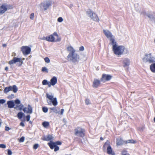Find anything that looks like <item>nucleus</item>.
I'll use <instances>...</instances> for the list:
<instances>
[{
  "instance_id": "obj_36",
  "label": "nucleus",
  "mask_w": 155,
  "mask_h": 155,
  "mask_svg": "<svg viewBox=\"0 0 155 155\" xmlns=\"http://www.w3.org/2000/svg\"><path fill=\"white\" fill-rule=\"evenodd\" d=\"M42 110L43 112L44 113H47L48 111V108L46 107H42Z\"/></svg>"
},
{
  "instance_id": "obj_47",
  "label": "nucleus",
  "mask_w": 155,
  "mask_h": 155,
  "mask_svg": "<svg viewBox=\"0 0 155 155\" xmlns=\"http://www.w3.org/2000/svg\"><path fill=\"white\" fill-rule=\"evenodd\" d=\"M6 100L5 99H0V104H3L5 102Z\"/></svg>"
},
{
  "instance_id": "obj_58",
  "label": "nucleus",
  "mask_w": 155,
  "mask_h": 155,
  "mask_svg": "<svg viewBox=\"0 0 155 155\" xmlns=\"http://www.w3.org/2000/svg\"><path fill=\"white\" fill-rule=\"evenodd\" d=\"M64 109H62L61 110L60 114L61 115H62L63 114V112H64Z\"/></svg>"
},
{
  "instance_id": "obj_8",
  "label": "nucleus",
  "mask_w": 155,
  "mask_h": 155,
  "mask_svg": "<svg viewBox=\"0 0 155 155\" xmlns=\"http://www.w3.org/2000/svg\"><path fill=\"white\" fill-rule=\"evenodd\" d=\"M112 76L110 75L103 74L101 79V81L103 82H105V81H108L110 80Z\"/></svg>"
},
{
  "instance_id": "obj_50",
  "label": "nucleus",
  "mask_w": 155,
  "mask_h": 155,
  "mask_svg": "<svg viewBox=\"0 0 155 155\" xmlns=\"http://www.w3.org/2000/svg\"><path fill=\"white\" fill-rule=\"evenodd\" d=\"M6 147V145L4 144H0V147L5 148Z\"/></svg>"
},
{
  "instance_id": "obj_29",
  "label": "nucleus",
  "mask_w": 155,
  "mask_h": 155,
  "mask_svg": "<svg viewBox=\"0 0 155 155\" xmlns=\"http://www.w3.org/2000/svg\"><path fill=\"white\" fill-rule=\"evenodd\" d=\"M124 143V141L120 139L117 140V144L118 146L122 145Z\"/></svg>"
},
{
  "instance_id": "obj_31",
  "label": "nucleus",
  "mask_w": 155,
  "mask_h": 155,
  "mask_svg": "<svg viewBox=\"0 0 155 155\" xmlns=\"http://www.w3.org/2000/svg\"><path fill=\"white\" fill-rule=\"evenodd\" d=\"M109 143L110 142H109V141L108 140H107V142H106L104 144L103 147V148H107V147H108L109 146H110Z\"/></svg>"
},
{
  "instance_id": "obj_59",
  "label": "nucleus",
  "mask_w": 155,
  "mask_h": 155,
  "mask_svg": "<svg viewBox=\"0 0 155 155\" xmlns=\"http://www.w3.org/2000/svg\"><path fill=\"white\" fill-rule=\"evenodd\" d=\"M20 125L23 127H24L25 126V124H24V123L23 122H21L20 123Z\"/></svg>"
},
{
  "instance_id": "obj_63",
  "label": "nucleus",
  "mask_w": 155,
  "mask_h": 155,
  "mask_svg": "<svg viewBox=\"0 0 155 155\" xmlns=\"http://www.w3.org/2000/svg\"><path fill=\"white\" fill-rule=\"evenodd\" d=\"M6 46H7V45L6 44H3L2 45V46L3 47H6Z\"/></svg>"
},
{
  "instance_id": "obj_9",
  "label": "nucleus",
  "mask_w": 155,
  "mask_h": 155,
  "mask_svg": "<svg viewBox=\"0 0 155 155\" xmlns=\"http://www.w3.org/2000/svg\"><path fill=\"white\" fill-rule=\"evenodd\" d=\"M23 110L25 113L31 114L32 113V108L30 104H28V108H24Z\"/></svg>"
},
{
  "instance_id": "obj_28",
  "label": "nucleus",
  "mask_w": 155,
  "mask_h": 155,
  "mask_svg": "<svg viewBox=\"0 0 155 155\" xmlns=\"http://www.w3.org/2000/svg\"><path fill=\"white\" fill-rule=\"evenodd\" d=\"M24 115V114L21 112L18 113L17 114V117L18 119H21Z\"/></svg>"
},
{
  "instance_id": "obj_14",
  "label": "nucleus",
  "mask_w": 155,
  "mask_h": 155,
  "mask_svg": "<svg viewBox=\"0 0 155 155\" xmlns=\"http://www.w3.org/2000/svg\"><path fill=\"white\" fill-rule=\"evenodd\" d=\"M151 54H146L145 55L143 59V60L144 62H149V60H150V58Z\"/></svg>"
},
{
  "instance_id": "obj_23",
  "label": "nucleus",
  "mask_w": 155,
  "mask_h": 155,
  "mask_svg": "<svg viewBox=\"0 0 155 155\" xmlns=\"http://www.w3.org/2000/svg\"><path fill=\"white\" fill-rule=\"evenodd\" d=\"M110 40L111 41V45L113 46V48H114V45L117 46V42L115 41L114 37L110 38Z\"/></svg>"
},
{
  "instance_id": "obj_45",
  "label": "nucleus",
  "mask_w": 155,
  "mask_h": 155,
  "mask_svg": "<svg viewBox=\"0 0 155 155\" xmlns=\"http://www.w3.org/2000/svg\"><path fill=\"white\" fill-rule=\"evenodd\" d=\"M59 147L57 146H56L54 147V151L56 152L59 150Z\"/></svg>"
},
{
  "instance_id": "obj_27",
  "label": "nucleus",
  "mask_w": 155,
  "mask_h": 155,
  "mask_svg": "<svg viewBox=\"0 0 155 155\" xmlns=\"http://www.w3.org/2000/svg\"><path fill=\"white\" fill-rule=\"evenodd\" d=\"M49 109L50 110H52L53 112L55 114H57L59 113L58 112V111L57 109V107H50L49 108Z\"/></svg>"
},
{
  "instance_id": "obj_15",
  "label": "nucleus",
  "mask_w": 155,
  "mask_h": 155,
  "mask_svg": "<svg viewBox=\"0 0 155 155\" xmlns=\"http://www.w3.org/2000/svg\"><path fill=\"white\" fill-rule=\"evenodd\" d=\"M7 104L8 105V107L10 108H13L15 106L14 102L13 101H8Z\"/></svg>"
},
{
  "instance_id": "obj_49",
  "label": "nucleus",
  "mask_w": 155,
  "mask_h": 155,
  "mask_svg": "<svg viewBox=\"0 0 155 155\" xmlns=\"http://www.w3.org/2000/svg\"><path fill=\"white\" fill-rule=\"evenodd\" d=\"M25 140V137H21L19 140V141L20 142H23Z\"/></svg>"
},
{
  "instance_id": "obj_52",
  "label": "nucleus",
  "mask_w": 155,
  "mask_h": 155,
  "mask_svg": "<svg viewBox=\"0 0 155 155\" xmlns=\"http://www.w3.org/2000/svg\"><path fill=\"white\" fill-rule=\"evenodd\" d=\"M8 155H11L12 154V152L11 150L9 149L8 150Z\"/></svg>"
},
{
  "instance_id": "obj_2",
  "label": "nucleus",
  "mask_w": 155,
  "mask_h": 155,
  "mask_svg": "<svg viewBox=\"0 0 155 155\" xmlns=\"http://www.w3.org/2000/svg\"><path fill=\"white\" fill-rule=\"evenodd\" d=\"M112 48L115 54L117 56H120L123 54L125 48L124 46L122 45H114Z\"/></svg>"
},
{
  "instance_id": "obj_40",
  "label": "nucleus",
  "mask_w": 155,
  "mask_h": 155,
  "mask_svg": "<svg viewBox=\"0 0 155 155\" xmlns=\"http://www.w3.org/2000/svg\"><path fill=\"white\" fill-rule=\"evenodd\" d=\"M42 71L43 72L45 71L47 73H48V69L46 67H43L42 68Z\"/></svg>"
},
{
  "instance_id": "obj_43",
  "label": "nucleus",
  "mask_w": 155,
  "mask_h": 155,
  "mask_svg": "<svg viewBox=\"0 0 155 155\" xmlns=\"http://www.w3.org/2000/svg\"><path fill=\"white\" fill-rule=\"evenodd\" d=\"M63 18L61 17H60L58 19V21L60 22H62L63 21Z\"/></svg>"
},
{
  "instance_id": "obj_20",
  "label": "nucleus",
  "mask_w": 155,
  "mask_h": 155,
  "mask_svg": "<svg viewBox=\"0 0 155 155\" xmlns=\"http://www.w3.org/2000/svg\"><path fill=\"white\" fill-rule=\"evenodd\" d=\"M57 78L56 77H53L50 80L52 84V85L54 86L57 82Z\"/></svg>"
},
{
  "instance_id": "obj_37",
  "label": "nucleus",
  "mask_w": 155,
  "mask_h": 155,
  "mask_svg": "<svg viewBox=\"0 0 155 155\" xmlns=\"http://www.w3.org/2000/svg\"><path fill=\"white\" fill-rule=\"evenodd\" d=\"M44 60H45V62L47 63H49L50 62V59L48 57L45 58H44Z\"/></svg>"
},
{
  "instance_id": "obj_22",
  "label": "nucleus",
  "mask_w": 155,
  "mask_h": 155,
  "mask_svg": "<svg viewBox=\"0 0 155 155\" xmlns=\"http://www.w3.org/2000/svg\"><path fill=\"white\" fill-rule=\"evenodd\" d=\"M147 17L150 18V21L155 22V17L153 14L150 13L149 15H147Z\"/></svg>"
},
{
  "instance_id": "obj_32",
  "label": "nucleus",
  "mask_w": 155,
  "mask_h": 155,
  "mask_svg": "<svg viewBox=\"0 0 155 155\" xmlns=\"http://www.w3.org/2000/svg\"><path fill=\"white\" fill-rule=\"evenodd\" d=\"M125 143H136V141L134 140H129L124 141Z\"/></svg>"
},
{
  "instance_id": "obj_55",
  "label": "nucleus",
  "mask_w": 155,
  "mask_h": 155,
  "mask_svg": "<svg viewBox=\"0 0 155 155\" xmlns=\"http://www.w3.org/2000/svg\"><path fill=\"white\" fill-rule=\"evenodd\" d=\"M52 35H53V36H57V37H58V35L57 34V33L55 32L53 33V34Z\"/></svg>"
},
{
  "instance_id": "obj_42",
  "label": "nucleus",
  "mask_w": 155,
  "mask_h": 155,
  "mask_svg": "<svg viewBox=\"0 0 155 155\" xmlns=\"http://www.w3.org/2000/svg\"><path fill=\"white\" fill-rule=\"evenodd\" d=\"M19 110H21L23 108L24 106L23 104H20L19 105Z\"/></svg>"
},
{
  "instance_id": "obj_7",
  "label": "nucleus",
  "mask_w": 155,
  "mask_h": 155,
  "mask_svg": "<svg viewBox=\"0 0 155 155\" xmlns=\"http://www.w3.org/2000/svg\"><path fill=\"white\" fill-rule=\"evenodd\" d=\"M17 62H19L21 63L20 65H21L23 63V61L21 58H19L17 57H14L12 60L9 61L8 64L11 65Z\"/></svg>"
},
{
  "instance_id": "obj_53",
  "label": "nucleus",
  "mask_w": 155,
  "mask_h": 155,
  "mask_svg": "<svg viewBox=\"0 0 155 155\" xmlns=\"http://www.w3.org/2000/svg\"><path fill=\"white\" fill-rule=\"evenodd\" d=\"M61 38L60 37H59L58 36V37H57V39H56L55 40H54V42H59L61 41Z\"/></svg>"
},
{
  "instance_id": "obj_39",
  "label": "nucleus",
  "mask_w": 155,
  "mask_h": 155,
  "mask_svg": "<svg viewBox=\"0 0 155 155\" xmlns=\"http://www.w3.org/2000/svg\"><path fill=\"white\" fill-rule=\"evenodd\" d=\"M14 103L15 104H18L21 103L20 101L18 99H16Z\"/></svg>"
},
{
  "instance_id": "obj_61",
  "label": "nucleus",
  "mask_w": 155,
  "mask_h": 155,
  "mask_svg": "<svg viewBox=\"0 0 155 155\" xmlns=\"http://www.w3.org/2000/svg\"><path fill=\"white\" fill-rule=\"evenodd\" d=\"M7 6V8H9L10 9L12 8V6L10 5H7V6Z\"/></svg>"
},
{
  "instance_id": "obj_64",
  "label": "nucleus",
  "mask_w": 155,
  "mask_h": 155,
  "mask_svg": "<svg viewBox=\"0 0 155 155\" xmlns=\"http://www.w3.org/2000/svg\"><path fill=\"white\" fill-rule=\"evenodd\" d=\"M41 39L43 40H46V37H44L43 38H42Z\"/></svg>"
},
{
  "instance_id": "obj_56",
  "label": "nucleus",
  "mask_w": 155,
  "mask_h": 155,
  "mask_svg": "<svg viewBox=\"0 0 155 155\" xmlns=\"http://www.w3.org/2000/svg\"><path fill=\"white\" fill-rule=\"evenodd\" d=\"M10 129V128L8 127H7V126H6L5 127V130L6 131H8Z\"/></svg>"
},
{
  "instance_id": "obj_4",
  "label": "nucleus",
  "mask_w": 155,
  "mask_h": 155,
  "mask_svg": "<svg viewBox=\"0 0 155 155\" xmlns=\"http://www.w3.org/2000/svg\"><path fill=\"white\" fill-rule=\"evenodd\" d=\"M87 15L92 19L94 21L98 22L99 19L96 14L94 12L91 10L89 9L86 12Z\"/></svg>"
},
{
  "instance_id": "obj_41",
  "label": "nucleus",
  "mask_w": 155,
  "mask_h": 155,
  "mask_svg": "<svg viewBox=\"0 0 155 155\" xmlns=\"http://www.w3.org/2000/svg\"><path fill=\"white\" fill-rule=\"evenodd\" d=\"M38 147V144L37 143H36L34 145L33 148L35 149H36Z\"/></svg>"
},
{
  "instance_id": "obj_19",
  "label": "nucleus",
  "mask_w": 155,
  "mask_h": 155,
  "mask_svg": "<svg viewBox=\"0 0 155 155\" xmlns=\"http://www.w3.org/2000/svg\"><path fill=\"white\" fill-rule=\"evenodd\" d=\"M48 144L51 149H53L56 146L55 142L52 141H50V142L48 143Z\"/></svg>"
},
{
  "instance_id": "obj_5",
  "label": "nucleus",
  "mask_w": 155,
  "mask_h": 155,
  "mask_svg": "<svg viewBox=\"0 0 155 155\" xmlns=\"http://www.w3.org/2000/svg\"><path fill=\"white\" fill-rule=\"evenodd\" d=\"M75 134L78 136L83 137L84 136V130L80 127H78L74 129Z\"/></svg>"
},
{
  "instance_id": "obj_30",
  "label": "nucleus",
  "mask_w": 155,
  "mask_h": 155,
  "mask_svg": "<svg viewBox=\"0 0 155 155\" xmlns=\"http://www.w3.org/2000/svg\"><path fill=\"white\" fill-rule=\"evenodd\" d=\"M154 62H155V58L152 56L151 55L149 60V63H150Z\"/></svg>"
},
{
  "instance_id": "obj_48",
  "label": "nucleus",
  "mask_w": 155,
  "mask_h": 155,
  "mask_svg": "<svg viewBox=\"0 0 155 155\" xmlns=\"http://www.w3.org/2000/svg\"><path fill=\"white\" fill-rule=\"evenodd\" d=\"M30 115H27L26 116V119L27 121H29L30 120Z\"/></svg>"
},
{
  "instance_id": "obj_11",
  "label": "nucleus",
  "mask_w": 155,
  "mask_h": 155,
  "mask_svg": "<svg viewBox=\"0 0 155 155\" xmlns=\"http://www.w3.org/2000/svg\"><path fill=\"white\" fill-rule=\"evenodd\" d=\"M103 32L106 37L109 39L114 37L112 33L107 30H104Z\"/></svg>"
},
{
  "instance_id": "obj_51",
  "label": "nucleus",
  "mask_w": 155,
  "mask_h": 155,
  "mask_svg": "<svg viewBox=\"0 0 155 155\" xmlns=\"http://www.w3.org/2000/svg\"><path fill=\"white\" fill-rule=\"evenodd\" d=\"M141 14H143L144 16L146 15L147 16L148 15H149L150 13H147L145 12H143L141 13Z\"/></svg>"
},
{
  "instance_id": "obj_54",
  "label": "nucleus",
  "mask_w": 155,
  "mask_h": 155,
  "mask_svg": "<svg viewBox=\"0 0 155 155\" xmlns=\"http://www.w3.org/2000/svg\"><path fill=\"white\" fill-rule=\"evenodd\" d=\"M79 50L80 51H83L84 50V48L83 46H81L79 48Z\"/></svg>"
},
{
  "instance_id": "obj_62",
  "label": "nucleus",
  "mask_w": 155,
  "mask_h": 155,
  "mask_svg": "<svg viewBox=\"0 0 155 155\" xmlns=\"http://www.w3.org/2000/svg\"><path fill=\"white\" fill-rule=\"evenodd\" d=\"M12 56H16V54L15 53H14V52H13L12 53Z\"/></svg>"
},
{
  "instance_id": "obj_10",
  "label": "nucleus",
  "mask_w": 155,
  "mask_h": 155,
  "mask_svg": "<svg viewBox=\"0 0 155 155\" xmlns=\"http://www.w3.org/2000/svg\"><path fill=\"white\" fill-rule=\"evenodd\" d=\"M41 5H43L44 10H46L50 6H51V2L50 1H46Z\"/></svg>"
},
{
  "instance_id": "obj_1",
  "label": "nucleus",
  "mask_w": 155,
  "mask_h": 155,
  "mask_svg": "<svg viewBox=\"0 0 155 155\" xmlns=\"http://www.w3.org/2000/svg\"><path fill=\"white\" fill-rule=\"evenodd\" d=\"M67 50L70 52L67 56V59L69 61H71L73 63L78 62L80 59L79 55L75 53V50L71 46L67 48Z\"/></svg>"
},
{
  "instance_id": "obj_25",
  "label": "nucleus",
  "mask_w": 155,
  "mask_h": 155,
  "mask_svg": "<svg viewBox=\"0 0 155 155\" xmlns=\"http://www.w3.org/2000/svg\"><path fill=\"white\" fill-rule=\"evenodd\" d=\"M150 69L152 72L155 73V63H153L150 65Z\"/></svg>"
},
{
  "instance_id": "obj_13",
  "label": "nucleus",
  "mask_w": 155,
  "mask_h": 155,
  "mask_svg": "<svg viewBox=\"0 0 155 155\" xmlns=\"http://www.w3.org/2000/svg\"><path fill=\"white\" fill-rule=\"evenodd\" d=\"M7 10L6 5H2L0 7V13L1 14L4 13Z\"/></svg>"
},
{
  "instance_id": "obj_34",
  "label": "nucleus",
  "mask_w": 155,
  "mask_h": 155,
  "mask_svg": "<svg viewBox=\"0 0 155 155\" xmlns=\"http://www.w3.org/2000/svg\"><path fill=\"white\" fill-rule=\"evenodd\" d=\"M85 102L87 105L90 104H91V102L90 100L87 98L85 99Z\"/></svg>"
},
{
  "instance_id": "obj_46",
  "label": "nucleus",
  "mask_w": 155,
  "mask_h": 155,
  "mask_svg": "<svg viewBox=\"0 0 155 155\" xmlns=\"http://www.w3.org/2000/svg\"><path fill=\"white\" fill-rule=\"evenodd\" d=\"M34 14L33 13H31L30 16L31 19L33 20L34 18Z\"/></svg>"
},
{
  "instance_id": "obj_18",
  "label": "nucleus",
  "mask_w": 155,
  "mask_h": 155,
  "mask_svg": "<svg viewBox=\"0 0 155 155\" xmlns=\"http://www.w3.org/2000/svg\"><path fill=\"white\" fill-rule=\"evenodd\" d=\"M100 84V81L97 79L94 80L93 82V87L95 88L97 87Z\"/></svg>"
},
{
  "instance_id": "obj_33",
  "label": "nucleus",
  "mask_w": 155,
  "mask_h": 155,
  "mask_svg": "<svg viewBox=\"0 0 155 155\" xmlns=\"http://www.w3.org/2000/svg\"><path fill=\"white\" fill-rule=\"evenodd\" d=\"M42 125L44 127L46 128L49 125V123L48 122L44 121L42 123Z\"/></svg>"
},
{
  "instance_id": "obj_44",
  "label": "nucleus",
  "mask_w": 155,
  "mask_h": 155,
  "mask_svg": "<svg viewBox=\"0 0 155 155\" xmlns=\"http://www.w3.org/2000/svg\"><path fill=\"white\" fill-rule=\"evenodd\" d=\"M55 143L56 146H57V145H60L62 144L61 142L60 141H57L55 142Z\"/></svg>"
},
{
  "instance_id": "obj_24",
  "label": "nucleus",
  "mask_w": 155,
  "mask_h": 155,
  "mask_svg": "<svg viewBox=\"0 0 155 155\" xmlns=\"http://www.w3.org/2000/svg\"><path fill=\"white\" fill-rule=\"evenodd\" d=\"M11 91V86H10L5 87L3 90V92L4 93L6 94Z\"/></svg>"
},
{
  "instance_id": "obj_38",
  "label": "nucleus",
  "mask_w": 155,
  "mask_h": 155,
  "mask_svg": "<svg viewBox=\"0 0 155 155\" xmlns=\"http://www.w3.org/2000/svg\"><path fill=\"white\" fill-rule=\"evenodd\" d=\"M48 82L46 80H44L43 81L42 84L43 85H46L48 84Z\"/></svg>"
},
{
  "instance_id": "obj_60",
  "label": "nucleus",
  "mask_w": 155,
  "mask_h": 155,
  "mask_svg": "<svg viewBox=\"0 0 155 155\" xmlns=\"http://www.w3.org/2000/svg\"><path fill=\"white\" fill-rule=\"evenodd\" d=\"M18 107L19 108V105H16L15 107L14 106L13 108H14V109L17 110H18L17 109V108Z\"/></svg>"
},
{
  "instance_id": "obj_57",
  "label": "nucleus",
  "mask_w": 155,
  "mask_h": 155,
  "mask_svg": "<svg viewBox=\"0 0 155 155\" xmlns=\"http://www.w3.org/2000/svg\"><path fill=\"white\" fill-rule=\"evenodd\" d=\"M47 84L48 85V87H50L51 86V85H52V84H51V82H48Z\"/></svg>"
},
{
  "instance_id": "obj_3",
  "label": "nucleus",
  "mask_w": 155,
  "mask_h": 155,
  "mask_svg": "<svg viewBox=\"0 0 155 155\" xmlns=\"http://www.w3.org/2000/svg\"><path fill=\"white\" fill-rule=\"evenodd\" d=\"M46 97L49 99V100H47V103L48 105H51L52 104L54 106H56L58 104L57 98L56 97L54 98V97L52 95H50L48 93L46 94Z\"/></svg>"
},
{
  "instance_id": "obj_17",
  "label": "nucleus",
  "mask_w": 155,
  "mask_h": 155,
  "mask_svg": "<svg viewBox=\"0 0 155 155\" xmlns=\"http://www.w3.org/2000/svg\"><path fill=\"white\" fill-rule=\"evenodd\" d=\"M123 63L124 67L128 66L130 64V60L127 58H125L123 60Z\"/></svg>"
},
{
  "instance_id": "obj_16",
  "label": "nucleus",
  "mask_w": 155,
  "mask_h": 155,
  "mask_svg": "<svg viewBox=\"0 0 155 155\" xmlns=\"http://www.w3.org/2000/svg\"><path fill=\"white\" fill-rule=\"evenodd\" d=\"M46 40L50 42H54V38L53 35H51L46 37Z\"/></svg>"
},
{
  "instance_id": "obj_35",
  "label": "nucleus",
  "mask_w": 155,
  "mask_h": 155,
  "mask_svg": "<svg viewBox=\"0 0 155 155\" xmlns=\"http://www.w3.org/2000/svg\"><path fill=\"white\" fill-rule=\"evenodd\" d=\"M129 154L127 153V151L125 150H123L122 152V155H128Z\"/></svg>"
},
{
  "instance_id": "obj_6",
  "label": "nucleus",
  "mask_w": 155,
  "mask_h": 155,
  "mask_svg": "<svg viewBox=\"0 0 155 155\" xmlns=\"http://www.w3.org/2000/svg\"><path fill=\"white\" fill-rule=\"evenodd\" d=\"M21 51L24 55H27L31 51V48L27 46H22L21 48Z\"/></svg>"
},
{
  "instance_id": "obj_21",
  "label": "nucleus",
  "mask_w": 155,
  "mask_h": 155,
  "mask_svg": "<svg viewBox=\"0 0 155 155\" xmlns=\"http://www.w3.org/2000/svg\"><path fill=\"white\" fill-rule=\"evenodd\" d=\"M107 153L109 154H111L112 155H115L114 153H112V150L110 146H109L107 148Z\"/></svg>"
},
{
  "instance_id": "obj_26",
  "label": "nucleus",
  "mask_w": 155,
  "mask_h": 155,
  "mask_svg": "<svg viewBox=\"0 0 155 155\" xmlns=\"http://www.w3.org/2000/svg\"><path fill=\"white\" fill-rule=\"evenodd\" d=\"M18 90V89L15 85H14L12 86H11V91H13L14 93H16Z\"/></svg>"
},
{
  "instance_id": "obj_12",
  "label": "nucleus",
  "mask_w": 155,
  "mask_h": 155,
  "mask_svg": "<svg viewBox=\"0 0 155 155\" xmlns=\"http://www.w3.org/2000/svg\"><path fill=\"white\" fill-rule=\"evenodd\" d=\"M53 138L51 135L48 134L47 136H44L43 137H41V139L44 141H49L52 140Z\"/></svg>"
}]
</instances>
